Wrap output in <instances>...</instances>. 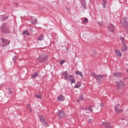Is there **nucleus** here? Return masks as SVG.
I'll return each mask as SVG.
<instances>
[{
	"mask_svg": "<svg viewBox=\"0 0 128 128\" xmlns=\"http://www.w3.org/2000/svg\"><path fill=\"white\" fill-rule=\"evenodd\" d=\"M41 124H42V126H48V122H46V120L42 121Z\"/></svg>",
	"mask_w": 128,
	"mask_h": 128,
	"instance_id": "17",
	"label": "nucleus"
},
{
	"mask_svg": "<svg viewBox=\"0 0 128 128\" xmlns=\"http://www.w3.org/2000/svg\"><path fill=\"white\" fill-rule=\"evenodd\" d=\"M114 74L116 78H120V76H122V74L121 72H114Z\"/></svg>",
	"mask_w": 128,
	"mask_h": 128,
	"instance_id": "13",
	"label": "nucleus"
},
{
	"mask_svg": "<svg viewBox=\"0 0 128 128\" xmlns=\"http://www.w3.org/2000/svg\"><path fill=\"white\" fill-rule=\"evenodd\" d=\"M108 29L109 32H114L116 30V27L112 24H109L108 26Z\"/></svg>",
	"mask_w": 128,
	"mask_h": 128,
	"instance_id": "4",
	"label": "nucleus"
},
{
	"mask_svg": "<svg viewBox=\"0 0 128 128\" xmlns=\"http://www.w3.org/2000/svg\"><path fill=\"white\" fill-rule=\"evenodd\" d=\"M10 44V40L4 38H0V46H8V44Z\"/></svg>",
	"mask_w": 128,
	"mask_h": 128,
	"instance_id": "1",
	"label": "nucleus"
},
{
	"mask_svg": "<svg viewBox=\"0 0 128 128\" xmlns=\"http://www.w3.org/2000/svg\"><path fill=\"white\" fill-rule=\"evenodd\" d=\"M37 60L38 62H46L48 60V55L42 54L37 58Z\"/></svg>",
	"mask_w": 128,
	"mask_h": 128,
	"instance_id": "2",
	"label": "nucleus"
},
{
	"mask_svg": "<svg viewBox=\"0 0 128 128\" xmlns=\"http://www.w3.org/2000/svg\"><path fill=\"white\" fill-rule=\"evenodd\" d=\"M36 98H42V96H40V94H36Z\"/></svg>",
	"mask_w": 128,
	"mask_h": 128,
	"instance_id": "26",
	"label": "nucleus"
},
{
	"mask_svg": "<svg viewBox=\"0 0 128 128\" xmlns=\"http://www.w3.org/2000/svg\"><path fill=\"white\" fill-rule=\"evenodd\" d=\"M126 32H127V34H128V28H125Z\"/></svg>",
	"mask_w": 128,
	"mask_h": 128,
	"instance_id": "40",
	"label": "nucleus"
},
{
	"mask_svg": "<svg viewBox=\"0 0 128 128\" xmlns=\"http://www.w3.org/2000/svg\"><path fill=\"white\" fill-rule=\"evenodd\" d=\"M8 92L10 94H12V88H8Z\"/></svg>",
	"mask_w": 128,
	"mask_h": 128,
	"instance_id": "27",
	"label": "nucleus"
},
{
	"mask_svg": "<svg viewBox=\"0 0 128 128\" xmlns=\"http://www.w3.org/2000/svg\"><path fill=\"white\" fill-rule=\"evenodd\" d=\"M77 102H79L78 100H77Z\"/></svg>",
	"mask_w": 128,
	"mask_h": 128,
	"instance_id": "43",
	"label": "nucleus"
},
{
	"mask_svg": "<svg viewBox=\"0 0 128 128\" xmlns=\"http://www.w3.org/2000/svg\"><path fill=\"white\" fill-rule=\"evenodd\" d=\"M76 74H79L80 76H82V78L83 77L82 73V72H80V71H76Z\"/></svg>",
	"mask_w": 128,
	"mask_h": 128,
	"instance_id": "21",
	"label": "nucleus"
},
{
	"mask_svg": "<svg viewBox=\"0 0 128 128\" xmlns=\"http://www.w3.org/2000/svg\"><path fill=\"white\" fill-rule=\"evenodd\" d=\"M22 34H24H24H26V36H30V33H28V30H24Z\"/></svg>",
	"mask_w": 128,
	"mask_h": 128,
	"instance_id": "20",
	"label": "nucleus"
},
{
	"mask_svg": "<svg viewBox=\"0 0 128 128\" xmlns=\"http://www.w3.org/2000/svg\"><path fill=\"white\" fill-rule=\"evenodd\" d=\"M128 50V46L126 44H124L121 48L122 52H126Z\"/></svg>",
	"mask_w": 128,
	"mask_h": 128,
	"instance_id": "7",
	"label": "nucleus"
},
{
	"mask_svg": "<svg viewBox=\"0 0 128 128\" xmlns=\"http://www.w3.org/2000/svg\"><path fill=\"white\" fill-rule=\"evenodd\" d=\"M82 4L83 6H86V2L83 1L82 2Z\"/></svg>",
	"mask_w": 128,
	"mask_h": 128,
	"instance_id": "30",
	"label": "nucleus"
},
{
	"mask_svg": "<svg viewBox=\"0 0 128 128\" xmlns=\"http://www.w3.org/2000/svg\"><path fill=\"white\" fill-rule=\"evenodd\" d=\"M116 86L118 88H122L126 86V84L122 80H119L117 82Z\"/></svg>",
	"mask_w": 128,
	"mask_h": 128,
	"instance_id": "3",
	"label": "nucleus"
},
{
	"mask_svg": "<svg viewBox=\"0 0 128 128\" xmlns=\"http://www.w3.org/2000/svg\"><path fill=\"white\" fill-rule=\"evenodd\" d=\"M40 118V122H44V120H46L44 119V116L40 115L39 116Z\"/></svg>",
	"mask_w": 128,
	"mask_h": 128,
	"instance_id": "19",
	"label": "nucleus"
},
{
	"mask_svg": "<svg viewBox=\"0 0 128 128\" xmlns=\"http://www.w3.org/2000/svg\"><path fill=\"white\" fill-rule=\"evenodd\" d=\"M58 116H59L60 118H64V116H66V114H64V112L62 110H60L58 112Z\"/></svg>",
	"mask_w": 128,
	"mask_h": 128,
	"instance_id": "6",
	"label": "nucleus"
},
{
	"mask_svg": "<svg viewBox=\"0 0 128 128\" xmlns=\"http://www.w3.org/2000/svg\"><path fill=\"white\" fill-rule=\"evenodd\" d=\"M91 76H94V78H96L97 75H96V74H94V72H92Z\"/></svg>",
	"mask_w": 128,
	"mask_h": 128,
	"instance_id": "23",
	"label": "nucleus"
},
{
	"mask_svg": "<svg viewBox=\"0 0 128 128\" xmlns=\"http://www.w3.org/2000/svg\"><path fill=\"white\" fill-rule=\"evenodd\" d=\"M64 64V60H62L60 62V64Z\"/></svg>",
	"mask_w": 128,
	"mask_h": 128,
	"instance_id": "34",
	"label": "nucleus"
},
{
	"mask_svg": "<svg viewBox=\"0 0 128 128\" xmlns=\"http://www.w3.org/2000/svg\"><path fill=\"white\" fill-rule=\"evenodd\" d=\"M71 82V84H73V82H76V80L74 79L73 78L70 79Z\"/></svg>",
	"mask_w": 128,
	"mask_h": 128,
	"instance_id": "25",
	"label": "nucleus"
},
{
	"mask_svg": "<svg viewBox=\"0 0 128 128\" xmlns=\"http://www.w3.org/2000/svg\"><path fill=\"white\" fill-rule=\"evenodd\" d=\"M88 22V18H84V19L82 20V22H84V24H86Z\"/></svg>",
	"mask_w": 128,
	"mask_h": 128,
	"instance_id": "24",
	"label": "nucleus"
},
{
	"mask_svg": "<svg viewBox=\"0 0 128 128\" xmlns=\"http://www.w3.org/2000/svg\"><path fill=\"white\" fill-rule=\"evenodd\" d=\"M38 20H34V21L32 20V24H36Z\"/></svg>",
	"mask_w": 128,
	"mask_h": 128,
	"instance_id": "32",
	"label": "nucleus"
},
{
	"mask_svg": "<svg viewBox=\"0 0 128 128\" xmlns=\"http://www.w3.org/2000/svg\"><path fill=\"white\" fill-rule=\"evenodd\" d=\"M26 108H28V110L32 108V107L30 106V104H28Z\"/></svg>",
	"mask_w": 128,
	"mask_h": 128,
	"instance_id": "35",
	"label": "nucleus"
},
{
	"mask_svg": "<svg viewBox=\"0 0 128 128\" xmlns=\"http://www.w3.org/2000/svg\"><path fill=\"white\" fill-rule=\"evenodd\" d=\"M84 95H81L80 96V100H84Z\"/></svg>",
	"mask_w": 128,
	"mask_h": 128,
	"instance_id": "28",
	"label": "nucleus"
},
{
	"mask_svg": "<svg viewBox=\"0 0 128 128\" xmlns=\"http://www.w3.org/2000/svg\"><path fill=\"white\" fill-rule=\"evenodd\" d=\"M44 40V35L42 34H40L38 38V40Z\"/></svg>",
	"mask_w": 128,
	"mask_h": 128,
	"instance_id": "14",
	"label": "nucleus"
},
{
	"mask_svg": "<svg viewBox=\"0 0 128 128\" xmlns=\"http://www.w3.org/2000/svg\"><path fill=\"white\" fill-rule=\"evenodd\" d=\"M64 78L68 80V82H70L72 78H74V76L72 75H66L64 76Z\"/></svg>",
	"mask_w": 128,
	"mask_h": 128,
	"instance_id": "10",
	"label": "nucleus"
},
{
	"mask_svg": "<svg viewBox=\"0 0 128 128\" xmlns=\"http://www.w3.org/2000/svg\"><path fill=\"white\" fill-rule=\"evenodd\" d=\"M85 110H89V112H92V106H90L86 107L85 108Z\"/></svg>",
	"mask_w": 128,
	"mask_h": 128,
	"instance_id": "16",
	"label": "nucleus"
},
{
	"mask_svg": "<svg viewBox=\"0 0 128 128\" xmlns=\"http://www.w3.org/2000/svg\"><path fill=\"white\" fill-rule=\"evenodd\" d=\"M92 122V119L90 118L89 120H88L89 124H90Z\"/></svg>",
	"mask_w": 128,
	"mask_h": 128,
	"instance_id": "38",
	"label": "nucleus"
},
{
	"mask_svg": "<svg viewBox=\"0 0 128 128\" xmlns=\"http://www.w3.org/2000/svg\"><path fill=\"white\" fill-rule=\"evenodd\" d=\"M120 104H118L116 106H114V108H118V106H120Z\"/></svg>",
	"mask_w": 128,
	"mask_h": 128,
	"instance_id": "36",
	"label": "nucleus"
},
{
	"mask_svg": "<svg viewBox=\"0 0 128 128\" xmlns=\"http://www.w3.org/2000/svg\"><path fill=\"white\" fill-rule=\"evenodd\" d=\"M102 110V108H99L98 110H97V112H100Z\"/></svg>",
	"mask_w": 128,
	"mask_h": 128,
	"instance_id": "37",
	"label": "nucleus"
},
{
	"mask_svg": "<svg viewBox=\"0 0 128 128\" xmlns=\"http://www.w3.org/2000/svg\"><path fill=\"white\" fill-rule=\"evenodd\" d=\"M102 126H104L106 128H112L110 125V123H108L106 122H103L102 123Z\"/></svg>",
	"mask_w": 128,
	"mask_h": 128,
	"instance_id": "8",
	"label": "nucleus"
},
{
	"mask_svg": "<svg viewBox=\"0 0 128 128\" xmlns=\"http://www.w3.org/2000/svg\"><path fill=\"white\" fill-rule=\"evenodd\" d=\"M36 76H38V72H36L34 74L32 75V78H36Z\"/></svg>",
	"mask_w": 128,
	"mask_h": 128,
	"instance_id": "22",
	"label": "nucleus"
},
{
	"mask_svg": "<svg viewBox=\"0 0 128 128\" xmlns=\"http://www.w3.org/2000/svg\"><path fill=\"white\" fill-rule=\"evenodd\" d=\"M121 24L125 28V29L128 28V22L126 19L123 18L121 20Z\"/></svg>",
	"mask_w": 128,
	"mask_h": 128,
	"instance_id": "5",
	"label": "nucleus"
},
{
	"mask_svg": "<svg viewBox=\"0 0 128 128\" xmlns=\"http://www.w3.org/2000/svg\"><path fill=\"white\" fill-rule=\"evenodd\" d=\"M63 76H68V72L66 71L62 72Z\"/></svg>",
	"mask_w": 128,
	"mask_h": 128,
	"instance_id": "29",
	"label": "nucleus"
},
{
	"mask_svg": "<svg viewBox=\"0 0 128 128\" xmlns=\"http://www.w3.org/2000/svg\"><path fill=\"white\" fill-rule=\"evenodd\" d=\"M13 60H14V62H16V57H14L13 58Z\"/></svg>",
	"mask_w": 128,
	"mask_h": 128,
	"instance_id": "39",
	"label": "nucleus"
},
{
	"mask_svg": "<svg viewBox=\"0 0 128 128\" xmlns=\"http://www.w3.org/2000/svg\"><path fill=\"white\" fill-rule=\"evenodd\" d=\"M10 32L9 31L8 32Z\"/></svg>",
	"mask_w": 128,
	"mask_h": 128,
	"instance_id": "44",
	"label": "nucleus"
},
{
	"mask_svg": "<svg viewBox=\"0 0 128 128\" xmlns=\"http://www.w3.org/2000/svg\"><path fill=\"white\" fill-rule=\"evenodd\" d=\"M114 110L116 114H120V112H122V109H120L118 108H116V107H114Z\"/></svg>",
	"mask_w": 128,
	"mask_h": 128,
	"instance_id": "12",
	"label": "nucleus"
},
{
	"mask_svg": "<svg viewBox=\"0 0 128 128\" xmlns=\"http://www.w3.org/2000/svg\"><path fill=\"white\" fill-rule=\"evenodd\" d=\"M104 78V76L102 75H98L96 76V80L98 82H100L101 80Z\"/></svg>",
	"mask_w": 128,
	"mask_h": 128,
	"instance_id": "9",
	"label": "nucleus"
},
{
	"mask_svg": "<svg viewBox=\"0 0 128 128\" xmlns=\"http://www.w3.org/2000/svg\"><path fill=\"white\" fill-rule=\"evenodd\" d=\"M64 100V96L62 95H60L58 98V100L62 101V100Z\"/></svg>",
	"mask_w": 128,
	"mask_h": 128,
	"instance_id": "15",
	"label": "nucleus"
},
{
	"mask_svg": "<svg viewBox=\"0 0 128 128\" xmlns=\"http://www.w3.org/2000/svg\"><path fill=\"white\" fill-rule=\"evenodd\" d=\"M114 52H115V54H116V56H122V55L120 51V50H115Z\"/></svg>",
	"mask_w": 128,
	"mask_h": 128,
	"instance_id": "11",
	"label": "nucleus"
},
{
	"mask_svg": "<svg viewBox=\"0 0 128 128\" xmlns=\"http://www.w3.org/2000/svg\"><path fill=\"white\" fill-rule=\"evenodd\" d=\"M120 40H121V42H122L123 44H126V40H124V37H120Z\"/></svg>",
	"mask_w": 128,
	"mask_h": 128,
	"instance_id": "18",
	"label": "nucleus"
},
{
	"mask_svg": "<svg viewBox=\"0 0 128 128\" xmlns=\"http://www.w3.org/2000/svg\"><path fill=\"white\" fill-rule=\"evenodd\" d=\"M100 108H102V104H100Z\"/></svg>",
	"mask_w": 128,
	"mask_h": 128,
	"instance_id": "41",
	"label": "nucleus"
},
{
	"mask_svg": "<svg viewBox=\"0 0 128 128\" xmlns=\"http://www.w3.org/2000/svg\"><path fill=\"white\" fill-rule=\"evenodd\" d=\"M103 0V4H104V6L103 7L104 8V6H106V0Z\"/></svg>",
	"mask_w": 128,
	"mask_h": 128,
	"instance_id": "33",
	"label": "nucleus"
},
{
	"mask_svg": "<svg viewBox=\"0 0 128 128\" xmlns=\"http://www.w3.org/2000/svg\"><path fill=\"white\" fill-rule=\"evenodd\" d=\"M28 110H29L30 112H32V108H30Z\"/></svg>",
	"mask_w": 128,
	"mask_h": 128,
	"instance_id": "42",
	"label": "nucleus"
},
{
	"mask_svg": "<svg viewBox=\"0 0 128 128\" xmlns=\"http://www.w3.org/2000/svg\"><path fill=\"white\" fill-rule=\"evenodd\" d=\"M80 84H78V85H76L74 86V88H80Z\"/></svg>",
	"mask_w": 128,
	"mask_h": 128,
	"instance_id": "31",
	"label": "nucleus"
}]
</instances>
